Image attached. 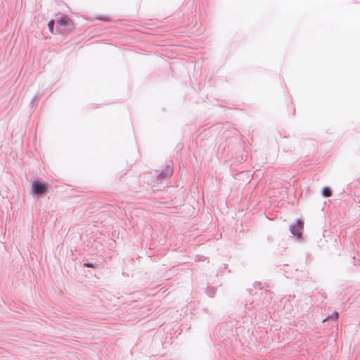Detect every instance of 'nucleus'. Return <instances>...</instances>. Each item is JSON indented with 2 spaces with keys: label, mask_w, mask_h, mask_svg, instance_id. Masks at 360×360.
<instances>
[{
  "label": "nucleus",
  "mask_w": 360,
  "mask_h": 360,
  "mask_svg": "<svg viewBox=\"0 0 360 360\" xmlns=\"http://www.w3.org/2000/svg\"><path fill=\"white\" fill-rule=\"evenodd\" d=\"M303 226V221L300 219H298L295 224L290 225V231L294 236L297 237V238H300L302 235Z\"/></svg>",
  "instance_id": "obj_1"
},
{
  "label": "nucleus",
  "mask_w": 360,
  "mask_h": 360,
  "mask_svg": "<svg viewBox=\"0 0 360 360\" xmlns=\"http://www.w3.org/2000/svg\"><path fill=\"white\" fill-rule=\"evenodd\" d=\"M47 191V185L45 183L34 181L32 183V191L34 194L42 195Z\"/></svg>",
  "instance_id": "obj_2"
},
{
  "label": "nucleus",
  "mask_w": 360,
  "mask_h": 360,
  "mask_svg": "<svg viewBox=\"0 0 360 360\" xmlns=\"http://www.w3.org/2000/svg\"><path fill=\"white\" fill-rule=\"evenodd\" d=\"M172 173H173L172 167H170L169 165H167L166 167V168L159 174L158 178L159 179H167V178L171 176Z\"/></svg>",
  "instance_id": "obj_3"
},
{
  "label": "nucleus",
  "mask_w": 360,
  "mask_h": 360,
  "mask_svg": "<svg viewBox=\"0 0 360 360\" xmlns=\"http://www.w3.org/2000/svg\"><path fill=\"white\" fill-rule=\"evenodd\" d=\"M57 23L58 25L63 27H68L72 24V20L68 15H65L58 20Z\"/></svg>",
  "instance_id": "obj_4"
},
{
  "label": "nucleus",
  "mask_w": 360,
  "mask_h": 360,
  "mask_svg": "<svg viewBox=\"0 0 360 360\" xmlns=\"http://www.w3.org/2000/svg\"><path fill=\"white\" fill-rule=\"evenodd\" d=\"M322 194L325 197H329L331 195V191L328 187H325L322 191Z\"/></svg>",
  "instance_id": "obj_5"
},
{
  "label": "nucleus",
  "mask_w": 360,
  "mask_h": 360,
  "mask_svg": "<svg viewBox=\"0 0 360 360\" xmlns=\"http://www.w3.org/2000/svg\"><path fill=\"white\" fill-rule=\"evenodd\" d=\"M338 319V313L335 311L331 316H328L327 318H326L325 319L323 320V321H326V320H328V319H332V320H337Z\"/></svg>",
  "instance_id": "obj_6"
},
{
  "label": "nucleus",
  "mask_w": 360,
  "mask_h": 360,
  "mask_svg": "<svg viewBox=\"0 0 360 360\" xmlns=\"http://www.w3.org/2000/svg\"><path fill=\"white\" fill-rule=\"evenodd\" d=\"M54 24H55V22L53 20H51L49 22H48V27L50 30L51 32H53V28H54Z\"/></svg>",
  "instance_id": "obj_7"
},
{
  "label": "nucleus",
  "mask_w": 360,
  "mask_h": 360,
  "mask_svg": "<svg viewBox=\"0 0 360 360\" xmlns=\"http://www.w3.org/2000/svg\"><path fill=\"white\" fill-rule=\"evenodd\" d=\"M84 266H92V264L91 263H85L84 264Z\"/></svg>",
  "instance_id": "obj_8"
}]
</instances>
